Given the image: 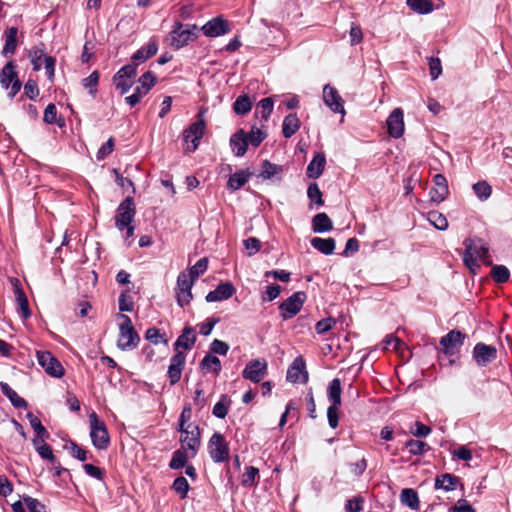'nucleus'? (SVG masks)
<instances>
[{
    "label": "nucleus",
    "mask_w": 512,
    "mask_h": 512,
    "mask_svg": "<svg viewBox=\"0 0 512 512\" xmlns=\"http://www.w3.org/2000/svg\"><path fill=\"white\" fill-rule=\"evenodd\" d=\"M465 251L463 253L464 265L472 274L480 269L479 260L485 261L488 257L489 247L479 238H469L464 241Z\"/></svg>",
    "instance_id": "nucleus-1"
},
{
    "label": "nucleus",
    "mask_w": 512,
    "mask_h": 512,
    "mask_svg": "<svg viewBox=\"0 0 512 512\" xmlns=\"http://www.w3.org/2000/svg\"><path fill=\"white\" fill-rule=\"evenodd\" d=\"M196 29V25H183L181 22L177 21L174 23L166 41L170 47L178 50L197 38Z\"/></svg>",
    "instance_id": "nucleus-2"
},
{
    "label": "nucleus",
    "mask_w": 512,
    "mask_h": 512,
    "mask_svg": "<svg viewBox=\"0 0 512 512\" xmlns=\"http://www.w3.org/2000/svg\"><path fill=\"white\" fill-rule=\"evenodd\" d=\"M118 319L121 320L119 324V338L117 346L121 350H130L137 347L140 337L133 327L132 321L129 316L119 314Z\"/></svg>",
    "instance_id": "nucleus-3"
},
{
    "label": "nucleus",
    "mask_w": 512,
    "mask_h": 512,
    "mask_svg": "<svg viewBox=\"0 0 512 512\" xmlns=\"http://www.w3.org/2000/svg\"><path fill=\"white\" fill-rule=\"evenodd\" d=\"M90 437L92 444L98 450H105L110 443L107 427L95 412L89 415Z\"/></svg>",
    "instance_id": "nucleus-4"
},
{
    "label": "nucleus",
    "mask_w": 512,
    "mask_h": 512,
    "mask_svg": "<svg viewBox=\"0 0 512 512\" xmlns=\"http://www.w3.org/2000/svg\"><path fill=\"white\" fill-rule=\"evenodd\" d=\"M208 451L211 459L215 463H223L229 460V444L225 437L219 432H215L211 436L208 442Z\"/></svg>",
    "instance_id": "nucleus-5"
},
{
    "label": "nucleus",
    "mask_w": 512,
    "mask_h": 512,
    "mask_svg": "<svg viewBox=\"0 0 512 512\" xmlns=\"http://www.w3.org/2000/svg\"><path fill=\"white\" fill-rule=\"evenodd\" d=\"M0 84L5 89H10L8 96L14 98L21 89V82L16 72V64L9 61L0 71Z\"/></svg>",
    "instance_id": "nucleus-6"
},
{
    "label": "nucleus",
    "mask_w": 512,
    "mask_h": 512,
    "mask_svg": "<svg viewBox=\"0 0 512 512\" xmlns=\"http://www.w3.org/2000/svg\"><path fill=\"white\" fill-rule=\"evenodd\" d=\"M205 129V121L200 118L184 130L183 142L187 152H194L198 148L199 142L205 133Z\"/></svg>",
    "instance_id": "nucleus-7"
},
{
    "label": "nucleus",
    "mask_w": 512,
    "mask_h": 512,
    "mask_svg": "<svg viewBox=\"0 0 512 512\" xmlns=\"http://www.w3.org/2000/svg\"><path fill=\"white\" fill-rule=\"evenodd\" d=\"M136 76L137 69H135V64H127L120 68L113 76V84L120 91V94L124 95L133 86Z\"/></svg>",
    "instance_id": "nucleus-8"
},
{
    "label": "nucleus",
    "mask_w": 512,
    "mask_h": 512,
    "mask_svg": "<svg viewBox=\"0 0 512 512\" xmlns=\"http://www.w3.org/2000/svg\"><path fill=\"white\" fill-rule=\"evenodd\" d=\"M306 300V293L297 291L288 297L279 305L280 316L283 320H288L297 315Z\"/></svg>",
    "instance_id": "nucleus-9"
},
{
    "label": "nucleus",
    "mask_w": 512,
    "mask_h": 512,
    "mask_svg": "<svg viewBox=\"0 0 512 512\" xmlns=\"http://www.w3.org/2000/svg\"><path fill=\"white\" fill-rule=\"evenodd\" d=\"M136 214L134 201L131 197L125 198L118 206L115 214V227L123 231L125 226L133 223Z\"/></svg>",
    "instance_id": "nucleus-10"
},
{
    "label": "nucleus",
    "mask_w": 512,
    "mask_h": 512,
    "mask_svg": "<svg viewBox=\"0 0 512 512\" xmlns=\"http://www.w3.org/2000/svg\"><path fill=\"white\" fill-rule=\"evenodd\" d=\"M268 363L263 358L252 359L247 362L242 371L244 379L259 383L267 375Z\"/></svg>",
    "instance_id": "nucleus-11"
},
{
    "label": "nucleus",
    "mask_w": 512,
    "mask_h": 512,
    "mask_svg": "<svg viewBox=\"0 0 512 512\" xmlns=\"http://www.w3.org/2000/svg\"><path fill=\"white\" fill-rule=\"evenodd\" d=\"M38 364L44 371L54 378H61L64 375V368L61 363L49 351H37Z\"/></svg>",
    "instance_id": "nucleus-12"
},
{
    "label": "nucleus",
    "mask_w": 512,
    "mask_h": 512,
    "mask_svg": "<svg viewBox=\"0 0 512 512\" xmlns=\"http://www.w3.org/2000/svg\"><path fill=\"white\" fill-rule=\"evenodd\" d=\"M466 335L458 330H452L440 339V345L445 355L453 357L459 353Z\"/></svg>",
    "instance_id": "nucleus-13"
},
{
    "label": "nucleus",
    "mask_w": 512,
    "mask_h": 512,
    "mask_svg": "<svg viewBox=\"0 0 512 512\" xmlns=\"http://www.w3.org/2000/svg\"><path fill=\"white\" fill-rule=\"evenodd\" d=\"M182 449H186L190 453V457H194L200 447V429L197 425L187 424L181 439Z\"/></svg>",
    "instance_id": "nucleus-14"
},
{
    "label": "nucleus",
    "mask_w": 512,
    "mask_h": 512,
    "mask_svg": "<svg viewBox=\"0 0 512 512\" xmlns=\"http://www.w3.org/2000/svg\"><path fill=\"white\" fill-rule=\"evenodd\" d=\"M193 279L186 272H181L177 278V302L179 306L183 307L192 299V286Z\"/></svg>",
    "instance_id": "nucleus-15"
},
{
    "label": "nucleus",
    "mask_w": 512,
    "mask_h": 512,
    "mask_svg": "<svg viewBox=\"0 0 512 512\" xmlns=\"http://www.w3.org/2000/svg\"><path fill=\"white\" fill-rule=\"evenodd\" d=\"M323 101L334 112L345 114L344 101L336 88L326 84L323 88Z\"/></svg>",
    "instance_id": "nucleus-16"
},
{
    "label": "nucleus",
    "mask_w": 512,
    "mask_h": 512,
    "mask_svg": "<svg viewBox=\"0 0 512 512\" xmlns=\"http://www.w3.org/2000/svg\"><path fill=\"white\" fill-rule=\"evenodd\" d=\"M497 357V350L494 346L484 343H477L473 349V358L479 366H486Z\"/></svg>",
    "instance_id": "nucleus-17"
},
{
    "label": "nucleus",
    "mask_w": 512,
    "mask_h": 512,
    "mask_svg": "<svg viewBox=\"0 0 512 512\" xmlns=\"http://www.w3.org/2000/svg\"><path fill=\"white\" fill-rule=\"evenodd\" d=\"M433 184L434 186L429 191L430 199L435 203H441L449 194L447 179L442 174H436L433 177Z\"/></svg>",
    "instance_id": "nucleus-18"
},
{
    "label": "nucleus",
    "mask_w": 512,
    "mask_h": 512,
    "mask_svg": "<svg viewBox=\"0 0 512 512\" xmlns=\"http://www.w3.org/2000/svg\"><path fill=\"white\" fill-rule=\"evenodd\" d=\"M201 30L207 37H218L230 31L228 22L222 17H215L202 26Z\"/></svg>",
    "instance_id": "nucleus-19"
},
{
    "label": "nucleus",
    "mask_w": 512,
    "mask_h": 512,
    "mask_svg": "<svg viewBox=\"0 0 512 512\" xmlns=\"http://www.w3.org/2000/svg\"><path fill=\"white\" fill-rule=\"evenodd\" d=\"M388 133L393 138H399L404 133V116L401 108H395L386 121Z\"/></svg>",
    "instance_id": "nucleus-20"
},
{
    "label": "nucleus",
    "mask_w": 512,
    "mask_h": 512,
    "mask_svg": "<svg viewBox=\"0 0 512 512\" xmlns=\"http://www.w3.org/2000/svg\"><path fill=\"white\" fill-rule=\"evenodd\" d=\"M185 361L186 355L181 351H177L172 356L167 371V375L171 385H175L177 382H179L185 365Z\"/></svg>",
    "instance_id": "nucleus-21"
},
{
    "label": "nucleus",
    "mask_w": 512,
    "mask_h": 512,
    "mask_svg": "<svg viewBox=\"0 0 512 512\" xmlns=\"http://www.w3.org/2000/svg\"><path fill=\"white\" fill-rule=\"evenodd\" d=\"M287 380L292 383L308 381V373L305 371V363L301 357L296 358L288 368Z\"/></svg>",
    "instance_id": "nucleus-22"
},
{
    "label": "nucleus",
    "mask_w": 512,
    "mask_h": 512,
    "mask_svg": "<svg viewBox=\"0 0 512 512\" xmlns=\"http://www.w3.org/2000/svg\"><path fill=\"white\" fill-rule=\"evenodd\" d=\"M230 147L237 157L245 155L248 149V137L243 129L237 130L230 138Z\"/></svg>",
    "instance_id": "nucleus-23"
},
{
    "label": "nucleus",
    "mask_w": 512,
    "mask_h": 512,
    "mask_svg": "<svg viewBox=\"0 0 512 512\" xmlns=\"http://www.w3.org/2000/svg\"><path fill=\"white\" fill-rule=\"evenodd\" d=\"M234 293H235L234 286L230 282H225V283L219 284L216 287V289H214L213 291H210L206 295L205 299L207 302L223 301V300H227L230 297H232Z\"/></svg>",
    "instance_id": "nucleus-24"
},
{
    "label": "nucleus",
    "mask_w": 512,
    "mask_h": 512,
    "mask_svg": "<svg viewBox=\"0 0 512 512\" xmlns=\"http://www.w3.org/2000/svg\"><path fill=\"white\" fill-rule=\"evenodd\" d=\"M157 51L158 43L155 39H151L145 47L140 48L133 54L130 64H135L136 69L140 63L145 62L147 59L154 56Z\"/></svg>",
    "instance_id": "nucleus-25"
},
{
    "label": "nucleus",
    "mask_w": 512,
    "mask_h": 512,
    "mask_svg": "<svg viewBox=\"0 0 512 512\" xmlns=\"http://www.w3.org/2000/svg\"><path fill=\"white\" fill-rule=\"evenodd\" d=\"M196 338L197 337L194 328L186 326L174 343V350L177 352L180 348L185 350L192 349L196 342Z\"/></svg>",
    "instance_id": "nucleus-26"
},
{
    "label": "nucleus",
    "mask_w": 512,
    "mask_h": 512,
    "mask_svg": "<svg viewBox=\"0 0 512 512\" xmlns=\"http://www.w3.org/2000/svg\"><path fill=\"white\" fill-rule=\"evenodd\" d=\"M326 164V157L324 153L318 152L315 154L313 159L310 161V163L307 166L306 174L309 178L317 179L319 178L323 171Z\"/></svg>",
    "instance_id": "nucleus-27"
},
{
    "label": "nucleus",
    "mask_w": 512,
    "mask_h": 512,
    "mask_svg": "<svg viewBox=\"0 0 512 512\" xmlns=\"http://www.w3.org/2000/svg\"><path fill=\"white\" fill-rule=\"evenodd\" d=\"M12 285L14 287V293L16 295V300L21 311L22 317L24 319H27L31 316V311L28 305V299L23 289L20 287V282L18 279H12Z\"/></svg>",
    "instance_id": "nucleus-28"
},
{
    "label": "nucleus",
    "mask_w": 512,
    "mask_h": 512,
    "mask_svg": "<svg viewBox=\"0 0 512 512\" xmlns=\"http://www.w3.org/2000/svg\"><path fill=\"white\" fill-rule=\"evenodd\" d=\"M252 173L249 170H239L230 175L227 187L232 191L242 188L250 179Z\"/></svg>",
    "instance_id": "nucleus-29"
},
{
    "label": "nucleus",
    "mask_w": 512,
    "mask_h": 512,
    "mask_svg": "<svg viewBox=\"0 0 512 512\" xmlns=\"http://www.w3.org/2000/svg\"><path fill=\"white\" fill-rule=\"evenodd\" d=\"M300 128V120L296 113L288 114L282 124V133L285 138L292 137Z\"/></svg>",
    "instance_id": "nucleus-30"
},
{
    "label": "nucleus",
    "mask_w": 512,
    "mask_h": 512,
    "mask_svg": "<svg viewBox=\"0 0 512 512\" xmlns=\"http://www.w3.org/2000/svg\"><path fill=\"white\" fill-rule=\"evenodd\" d=\"M458 483V477L449 473H445L436 477L434 487L435 489H442L448 492L455 490Z\"/></svg>",
    "instance_id": "nucleus-31"
},
{
    "label": "nucleus",
    "mask_w": 512,
    "mask_h": 512,
    "mask_svg": "<svg viewBox=\"0 0 512 512\" xmlns=\"http://www.w3.org/2000/svg\"><path fill=\"white\" fill-rule=\"evenodd\" d=\"M17 34L18 29L16 27H10L6 30L5 45L2 50V55L4 57L14 54L17 47Z\"/></svg>",
    "instance_id": "nucleus-32"
},
{
    "label": "nucleus",
    "mask_w": 512,
    "mask_h": 512,
    "mask_svg": "<svg viewBox=\"0 0 512 512\" xmlns=\"http://www.w3.org/2000/svg\"><path fill=\"white\" fill-rule=\"evenodd\" d=\"M312 228L316 233L330 231L333 228L332 220L326 213H318L312 219Z\"/></svg>",
    "instance_id": "nucleus-33"
},
{
    "label": "nucleus",
    "mask_w": 512,
    "mask_h": 512,
    "mask_svg": "<svg viewBox=\"0 0 512 512\" xmlns=\"http://www.w3.org/2000/svg\"><path fill=\"white\" fill-rule=\"evenodd\" d=\"M311 245L325 255H331L335 250V240L333 238L315 237L311 240Z\"/></svg>",
    "instance_id": "nucleus-34"
},
{
    "label": "nucleus",
    "mask_w": 512,
    "mask_h": 512,
    "mask_svg": "<svg viewBox=\"0 0 512 512\" xmlns=\"http://www.w3.org/2000/svg\"><path fill=\"white\" fill-rule=\"evenodd\" d=\"M1 392L10 400L15 408H26L27 402L21 398L15 390H13L7 383H0Z\"/></svg>",
    "instance_id": "nucleus-35"
},
{
    "label": "nucleus",
    "mask_w": 512,
    "mask_h": 512,
    "mask_svg": "<svg viewBox=\"0 0 512 512\" xmlns=\"http://www.w3.org/2000/svg\"><path fill=\"white\" fill-rule=\"evenodd\" d=\"M341 393H342V388H341L340 379L335 378L329 383L328 388H327V398H328L329 402L331 403L330 405H340L341 406Z\"/></svg>",
    "instance_id": "nucleus-36"
},
{
    "label": "nucleus",
    "mask_w": 512,
    "mask_h": 512,
    "mask_svg": "<svg viewBox=\"0 0 512 512\" xmlns=\"http://www.w3.org/2000/svg\"><path fill=\"white\" fill-rule=\"evenodd\" d=\"M401 503L408 506L413 510H417L419 508V498L418 494L414 489L405 488L401 491L400 494Z\"/></svg>",
    "instance_id": "nucleus-37"
},
{
    "label": "nucleus",
    "mask_w": 512,
    "mask_h": 512,
    "mask_svg": "<svg viewBox=\"0 0 512 512\" xmlns=\"http://www.w3.org/2000/svg\"><path fill=\"white\" fill-rule=\"evenodd\" d=\"M406 4L418 14H428L434 10V5L430 0H407Z\"/></svg>",
    "instance_id": "nucleus-38"
},
{
    "label": "nucleus",
    "mask_w": 512,
    "mask_h": 512,
    "mask_svg": "<svg viewBox=\"0 0 512 512\" xmlns=\"http://www.w3.org/2000/svg\"><path fill=\"white\" fill-rule=\"evenodd\" d=\"M29 56L35 71H39L43 65L44 58L47 57L44 49V44L34 47L30 50Z\"/></svg>",
    "instance_id": "nucleus-39"
},
{
    "label": "nucleus",
    "mask_w": 512,
    "mask_h": 512,
    "mask_svg": "<svg viewBox=\"0 0 512 512\" xmlns=\"http://www.w3.org/2000/svg\"><path fill=\"white\" fill-rule=\"evenodd\" d=\"M189 457V452H186L184 449H178L173 453L169 467L171 469L183 468L186 465Z\"/></svg>",
    "instance_id": "nucleus-40"
},
{
    "label": "nucleus",
    "mask_w": 512,
    "mask_h": 512,
    "mask_svg": "<svg viewBox=\"0 0 512 512\" xmlns=\"http://www.w3.org/2000/svg\"><path fill=\"white\" fill-rule=\"evenodd\" d=\"M259 479V470L256 467L248 466L241 476V484L245 487L256 485Z\"/></svg>",
    "instance_id": "nucleus-41"
},
{
    "label": "nucleus",
    "mask_w": 512,
    "mask_h": 512,
    "mask_svg": "<svg viewBox=\"0 0 512 512\" xmlns=\"http://www.w3.org/2000/svg\"><path fill=\"white\" fill-rule=\"evenodd\" d=\"M427 219L438 230L444 231L448 228L447 218L438 211L428 212Z\"/></svg>",
    "instance_id": "nucleus-42"
},
{
    "label": "nucleus",
    "mask_w": 512,
    "mask_h": 512,
    "mask_svg": "<svg viewBox=\"0 0 512 512\" xmlns=\"http://www.w3.org/2000/svg\"><path fill=\"white\" fill-rule=\"evenodd\" d=\"M405 447L408 449L410 454L417 456L425 454L430 449L426 442L414 439L408 440L405 443Z\"/></svg>",
    "instance_id": "nucleus-43"
},
{
    "label": "nucleus",
    "mask_w": 512,
    "mask_h": 512,
    "mask_svg": "<svg viewBox=\"0 0 512 512\" xmlns=\"http://www.w3.org/2000/svg\"><path fill=\"white\" fill-rule=\"evenodd\" d=\"M252 108V102L247 95H240L233 104V110L238 115L247 114Z\"/></svg>",
    "instance_id": "nucleus-44"
},
{
    "label": "nucleus",
    "mask_w": 512,
    "mask_h": 512,
    "mask_svg": "<svg viewBox=\"0 0 512 512\" xmlns=\"http://www.w3.org/2000/svg\"><path fill=\"white\" fill-rule=\"evenodd\" d=\"M202 369L211 370L216 375H218L221 371V362L220 359L214 355L207 354L200 363Z\"/></svg>",
    "instance_id": "nucleus-45"
},
{
    "label": "nucleus",
    "mask_w": 512,
    "mask_h": 512,
    "mask_svg": "<svg viewBox=\"0 0 512 512\" xmlns=\"http://www.w3.org/2000/svg\"><path fill=\"white\" fill-rule=\"evenodd\" d=\"M474 193L481 201L487 200L492 192L491 186L486 181H478L472 186Z\"/></svg>",
    "instance_id": "nucleus-46"
},
{
    "label": "nucleus",
    "mask_w": 512,
    "mask_h": 512,
    "mask_svg": "<svg viewBox=\"0 0 512 512\" xmlns=\"http://www.w3.org/2000/svg\"><path fill=\"white\" fill-rule=\"evenodd\" d=\"M492 278L498 283H505L510 278V272L504 265H495L491 270Z\"/></svg>",
    "instance_id": "nucleus-47"
},
{
    "label": "nucleus",
    "mask_w": 512,
    "mask_h": 512,
    "mask_svg": "<svg viewBox=\"0 0 512 512\" xmlns=\"http://www.w3.org/2000/svg\"><path fill=\"white\" fill-rule=\"evenodd\" d=\"M208 267V258L203 257L199 259L187 273L195 281L200 275H202Z\"/></svg>",
    "instance_id": "nucleus-48"
},
{
    "label": "nucleus",
    "mask_w": 512,
    "mask_h": 512,
    "mask_svg": "<svg viewBox=\"0 0 512 512\" xmlns=\"http://www.w3.org/2000/svg\"><path fill=\"white\" fill-rule=\"evenodd\" d=\"M274 102L270 97L260 100L257 106L258 113L261 114L264 120H268L273 111Z\"/></svg>",
    "instance_id": "nucleus-49"
},
{
    "label": "nucleus",
    "mask_w": 512,
    "mask_h": 512,
    "mask_svg": "<svg viewBox=\"0 0 512 512\" xmlns=\"http://www.w3.org/2000/svg\"><path fill=\"white\" fill-rule=\"evenodd\" d=\"M189 488V483L183 476L177 477L172 484V489L178 493L182 499L186 498Z\"/></svg>",
    "instance_id": "nucleus-50"
},
{
    "label": "nucleus",
    "mask_w": 512,
    "mask_h": 512,
    "mask_svg": "<svg viewBox=\"0 0 512 512\" xmlns=\"http://www.w3.org/2000/svg\"><path fill=\"white\" fill-rule=\"evenodd\" d=\"M307 196L310 201L315 203L317 206H322L324 204L322 192L320 191L317 183H311L308 186Z\"/></svg>",
    "instance_id": "nucleus-51"
},
{
    "label": "nucleus",
    "mask_w": 512,
    "mask_h": 512,
    "mask_svg": "<svg viewBox=\"0 0 512 512\" xmlns=\"http://www.w3.org/2000/svg\"><path fill=\"white\" fill-rule=\"evenodd\" d=\"M281 171V168L275 164L270 163L269 161L265 160L262 163V170L260 173V176L263 179H270L273 176L277 175Z\"/></svg>",
    "instance_id": "nucleus-52"
},
{
    "label": "nucleus",
    "mask_w": 512,
    "mask_h": 512,
    "mask_svg": "<svg viewBox=\"0 0 512 512\" xmlns=\"http://www.w3.org/2000/svg\"><path fill=\"white\" fill-rule=\"evenodd\" d=\"M213 415L217 418L223 419L228 414L227 396L222 395L221 399L214 405Z\"/></svg>",
    "instance_id": "nucleus-53"
},
{
    "label": "nucleus",
    "mask_w": 512,
    "mask_h": 512,
    "mask_svg": "<svg viewBox=\"0 0 512 512\" xmlns=\"http://www.w3.org/2000/svg\"><path fill=\"white\" fill-rule=\"evenodd\" d=\"M155 82L156 77L152 72L148 71L139 78L140 85L138 87L142 88L143 93H148L149 90L155 85Z\"/></svg>",
    "instance_id": "nucleus-54"
},
{
    "label": "nucleus",
    "mask_w": 512,
    "mask_h": 512,
    "mask_svg": "<svg viewBox=\"0 0 512 512\" xmlns=\"http://www.w3.org/2000/svg\"><path fill=\"white\" fill-rule=\"evenodd\" d=\"M246 135L248 137V144H251L254 147H258L266 138V133L255 127H253L249 133H246Z\"/></svg>",
    "instance_id": "nucleus-55"
},
{
    "label": "nucleus",
    "mask_w": 512,
    "mask_h": 512,
    "mask_svg": "<svg viewBox=\"0 0 512 512\" xmlns=\"http://www.w3.org/2000/svg\"><path fill=\"white\" fill-rule=\"evenodd\" d=\"M99 81L98 71H93L88 77L84 78L82 84L85 88L89 89L90 94L95 95Z\"/></svg>",
    "instance_id": "nucleus-56"
},
{
    "label": "nucleus",
    "mask_w": 512,
    "mask_h": 512,
    "mask_svg": "<svg viewBox=\"0 0 512 512\" xmlns=\"http://www.w3.org/2000/svg\"><path fill=\"white\" fill-rule=\"evenodd\" d=\"M364 498L356 496L348 499L345 503V512H360L363 509Z\"/></svg>",
    "instance_id": "nucleus-57"
},
{
    "label": "nucleus",
    "mask_w": 512,
    "mask_h": 512,
    "mask_svg": "<svg viewBox=\"0 0 512 512\" xmlns=\"http://www.w3.org/2000/svg\"><path fill=\"white\" fill-rule=\"evenodd\" d=\"M339 407H340V405H330L327 409L328 424L332 429L337 428L338 424H339V417H338Z\"/></svg>",
    "instance_id": "nucleus-58"
},
{
    "label": "nucleus",
    "mask_w": 512,
    "mask_h": 512,
    "mask_svg": "<svg viewBox=\"0 0 512 512\" xmlns=\"http://www.w3.org/2000/svg\"><path fill=\"white\" fill-rule=\"evenodd\" d=\"M429 71L432 80H436L442 73V65L439 58H429Z\"/></svg>",
    "instance_id": "nucleus-59"
},
{
    "label": "nucleus",
    "mask_w": 512,
    "mask_h": 512,
    "mask_svg": "<svg viewBox=\"0 0 512 512\" xmlns=\"http://www.w3.org/2000/svg\"><path fill=\"white\" fill-rule=\"evenodd\" d=\"M281 293V286L278 284L269 285L266 288V291L262 295L263 301H273L276 299Z\"/></svg>",
    "instance_id": "nucleus-60"
},
{
    "label": "nucleus",
    "mask_w": 512,
    "mask_h": 512,
    "mask_svg": "<svg viewBox=\"0 0 512 512\" xmlns=\"http://www.w3.org/2000/svg\"><path fill=\"white\" fill-rule=\"evenodd\" d=\"M118 304L121 312H130L133 309V301L127 292L120 294Z\"/></svg>",
    "instance_id": "nucleus-61"
},
{
    "label": "nucleus",
    "mask_w": 512,
    "mask_h": 512,
    "mask_svg": "<svg viewBox=\"0 0 512 512\" xmlns=\"http://www.w3.org/2000/svg\"><path fill=\"white\" fill-rule=\"evenodd\" d=\"M24 502L29 512H46L45 506L35 498L24 497Z\"/></svg>",
    "instance_id": "nucleus-62"
},
{
    "label": "nucleus",
    "mask_w": 512,
    "mask_h": 512,
    "mask_svg": "<svg viewBox=\"0 0 512 512\" xmlns=\"http://www.w3.org/2000/svg\"><path fill=\"white\" fill-rule=\"evenodd\" d=\"M210 350L212 353L224 356L229 350V345L224 341L214 339L210 345Z\"/></svg>",
    "instance_id": "nucleus-63"
},
{
    "label": "nucleus",
    "mask_w": 512,
    "mask_h": 512,
    "mask_svg": "<svg viewBox=\"0 0 512 512\" xmlns=\"http://www.w3.org/2000/svg\"><path fill=\"white\" fill-rule=\"evenodd\" d=\"M449 512H476L475 509L465 499H460L450 508Z\"/></svg>",
    "instance_id": "nucleus-64"
}]
</instances>
